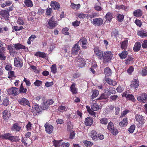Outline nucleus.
Instances as JSON below:
<instances>
[{
    "label": "nucleus",
    "instance_id": "obj_46",
    "mask_svg": "<svg viewBox=\"0 0 147 147\" xmlns=\"http://www.w3.org/2000/svg\"><path fill=\"white\" fill-rule=\"evenodd\" d=\"M126 98L127 100H130L133 102L135 101L134 96L132 94H128L126 97Z\"/></svg>",
    "mask_w": 147,
    "mask_h": 147
},
{
    "label": "nucleus",
    "instance_id": "obj_27",
    "mask_svg": "<svg viewBox=\"0 0 147 147\" xmlns=\"http://www.w3.org/2000/svg\"><path fill=\"white\" fill-rule=\"evenodd\" d=\"M141 45L139 42H136L134 45L133 48V50L135 52H137L139 51L140 49Z\"/></svg>",
    "mask_w": 147,
    "mask_h": 147
},
{
    "label": "nucleus",
    "instance_id": "obj_15",
    "mask_svg": "<svg viewBox=\"0 0 147 147\" xmlns=\"http://www.w3.org/2000/svg\"><path fill=\"white\" fill-rule=\"evenodd\" d=\"M45 130L49 134L52 133L53 129V127L51 125L47 123L45 125Z\"/></svg>",
    "mask_w": 147,
    "mask_h": 147
},
{
    "label": "nucleus",
    "instance_id": "obj_37",
    "mask_svg": "<svg viewBox=\"0 0 147 147\" xmlns=\"http://www.w3.org/2000/svg\"><path fill=\"white\" fill-rule=\"evenodd\" d=\"M104 72L105 75L107 76H111L112 74L111 70L109 67L105 68Z\"/></svg>",
    "mask_w": 147,
    "mask_h": 147
},
{
    "label": "nucleus",
    "instance_id": "obj_12",
    "mask_svg": "<svg viewBox=\"0 0 147 147\" xmlns=\"http://www.w3.org/2000/svg\"><path fill=\"white\" fill-rule=\"evenodd\" d=\"M18 102L20 105L24 106L27 105L30 107V103L29 101L25 98H23L19 99L18 100Z\"/></svg>",
    "mask_w": 147,
    "mask_h": 147
},
{
    "label": "nucleus",
    "instance_id": "obj_48",
    "mask_svg": "<svg viewBox=\"0 0 147 147\" xmlns=\"http://www.w3.org/2000/svg\"><path fill=\"white\" fill-rule=\"evenodd\" d=\"M141 74L143 76H145L147 75V66L145 67L142 69Z\"/></svg>",
    "mask_w": 147,
    "mask_h": 147
},
{
    "label": "nucleus",
    "instance_id": "obj_13",
    "mask_svg": "<svg viewBox=\"0 0 147 147\" xmlns=\"http://www.w3.org/2000/svg\"><path fill=\"white\" fill-rule=\"evenodd\" d=\"M50 5L52 8L55 10L59 9L60 7V4L55 1H51Z\"/></svg>",
    "mask_w": 147,
    "mask_h": 147
},
{
    "label": "nucleus",
    "instance_id": "obj_54",
    "mask_svg": "<svg viewBox=\"0 0 147 147\" xmlns=\"http://www.w3.org/2000/svg\"><path fill=\"white\" fill-rule=\"evenodd\" d=\"M51 71L54 74H55L57 71L56 65V64L53 65L51 67Z\"/></svg>",
    "mask_w": 147,
    "mask_h": 147
},
{
    "label": "nucleus",
    "instance_id": "obj_52",
    "mask_svg": "<svg viewBox=\"0 0 147 147\" xmlns=\"http://www.w3.org/2000/svg\"><path fill=\"white\" fill-rule=\"evenodd\" d=\"M133 59L134 58L131 56H129L128 59L125 60V63L126 64H130V63L132 62Z\"/></svg>",
    "mask_w": 147,
    "mask_h": 147
},
{
    "label": "nucleus",
    "instance_id": "obj_28",
    "mask_svg": "<svg viewBox=\"0 0 147 147\" xmlns=\"http://www.w3.org/2000/svg\"><path fill=\"white\" fill-rule=\"evenodd\" d=\"M34 55L42 58H45L47 57L46 53H45L40 51L36 52L34 54Z\"/></svg>",
    "mask_w": 147,
    "mask_h": 147
},
{
    "label": "nucleus",
    "instance_id": "obj_8",
    "mask_svg": "<svg viewBox=\"0 0 147 147\" xmlns=\"http://www.w3.org/2000/svg\"><path fill=\"white\" fill-rule=\"evenodd\" d=\"M135 117L136 121L140 125H142L144 124L145 120L142 115L137 114L135 115Z\"/></svg>",
    "mask_w": 147,
    "mask_h": 147
},
{
    "label": "nucleus",
    "instance_id": "obj_34",
    "mask_svg": "<svg viewBox=\"0 0 147 147\" xmlns=\"http://www.w3.org/2000/svg\"><path fill=\"white\" fill-rule=\"evenodd\" d=\"M76 84L73 83L70 87V91L73 94H76L77 92V90L76 88Z\"/></svg>",
    "mask_w": 147,
    "mask_h": 147
},
{
    "label": "nucleus",
    "instance_id": "obj_63",
    "mask_svg": "<svg viewBox=\"0 0 147 147\" xmlns=\"http://www.w3.org/2000/svg\"><path fill=\"white\" fill-rule=\"evenodd\" d=\"M118 98V96L117 95H114L110 97V100L111 101H115Z\"/></svg>",
    "mask_w": 147,
    "mask_h": 147
},
{
    "label": "nucleus",
    "instance_id": "obj_18",
    "mask_svg": "<svg viewBox=\"0 0 147 147\" xmlns=\"http://www.w3.org/2000/svg\"><path fill=\"white\" fill-rule=\"evenodd\" d=\"M3 118L5 120H7L11 116V113L7 110H5L3 113Z\"/></svg>",
    "mask_w": 147,
    "mask_h": 147
},
{
    "label": "nucleus",
    "instance_id": "obj_24",
    "mask_svg": "<svg viewBox=\"0 0 147 147\" xmlns=\"http://www.w3.org/2000/svg\"><path fill=\"white\" fill-rule=\"evenodd\" d=\"M128 124L127 118V117H125L123 118L122 121L119 123V125L121 127H123L126 126Z\"/></svg>",
    "mask_w": 147,
    "mask_h": 147
},
{
    "label": "nucleus",
    "instance_id": "obj_10",
    "mask_svg": "<svg viewBox=\"0 0 147 147\" xmlns=\"http://www.w3.org/2000/svg\"><path fill=\"white\" fill-rule=\"evenodd\" d=\"M139 85V83L138 79H134L131 83L130 87L131 89L135 90H137Z\"/></svg>",
    "mask_w": 147,
    "mask_h": 147
},
{
    "label": "nucleus",
    "instance_id": "obj_5",
    "mask_svg": "<svg viewBox=\"0 0 147 147\" xmlns=\"http://www.w3.org/2000/svg\"><path fill=\"white\" fill-rule=\"evenodd\" d=\"M7 92L9 94L13 96H17L19 94L18 88L14 87L8 89Z\"/></svg>",
    "mask_w": 147,
    "mask_h": 147
},
{
    "label": "nucleus",
    "instance_id": "obj_58",
    "mask_svg": "<svg viewBox=\"0 0 147 147\" xmlns=\"http://www.w3.org/2000/svg\"><path fill=\"white\" fill-rule=\"evenodd\" d=\"M52 11V9L51 8H48L46 11V15L49 16H51V14Z\"/></svg>",
    "mask_w": 147,
    "mask_h": 147
},
{
    "label": "nucleus",
    "instance_id": "obj_29",
    "mask_svg": "<svg viewBox=\"0 0 147 147\" xmlns=\"http://www.w3.org/2000/svg\"><path fill=\"white\" fill-rule=\"evenodd\" d=\"M11 134L9 133L1 134L0 135V138L3 139L7 140H9Z\"/></svg>",
    "mask_w": 147,
    "mask_h": 147
},
{
    "label": "nucleus",
    "instance_id": "obj_64",
    "mask_svg": "<svg viewBox=\"0 0 147 147\" xmlns=\"http://www.w3.org/2000/svg\"><path fill=\"white\" fill-rule=\"evenodd\" d=\"M142 46L143 49L147 48V40H145L143 41V43L142 44Z\"/></svg>",
    "mask_w": 147,
    "mask_h": 147
},
{
    "label": "nucleus",
    "instance_id": "obj_17",
    "mask_svg": "<svg viewBox=\"0 0 147 147\" xmlns=\"http://www.w3.org/2000/svg\"><path fill=\"white\" fill-rule=\"evenodd\" d=\"M79 42H80L81 44L82 43V46L83 49H86L87 48V40L86 38L84 37L81 38L79 40Z\"/></svg>",
    "mask_w": 147,
    "mask_h": 147
},
{
    "label": "nucleus",
    "instance_id": "obj_1",
    "mask_svg": "<svg viewBox=\"0 0 147 147\" xmlns=\"http://www.w3.org/2000/svg\"><path fill=\"white\" fill-rule=\"evenodd\" d=\"M7 9V10L5 9L1 10L0 11V15L1 17L3 18V19L6 21H7L9 20V11L13 10V6H10Z\"/></svg>",
    "mask_w": 147,
    "mask_h": 147
},
{
    "label": "nucleus",
    "instance_id": "obj_9",
    "mask_svg": "<svg viewBox=\"0 0 147 147\" xmlns=\"http://www.w3.org/2000/svg\"><path fill=\"white\" fill-rule=\"evenodd\" d=\"M76 60L77 61L78 66L80 67H82L85 66L86 62L84 59L79 57H76Z\"/></svg>",
    "mask_w": 147,
    "mask_h": 147
},
{
    "label": "nucleus",
    "instance_id": "obj_32",
    "mask_svg": "<svg viewBox=\"0 0 147 147\" xmlns=\"http://www.w3.org/2000/svg\"><path fill=\"white\" fill-rule=\"evenodd\" d=\"M20 140L18 136H12L11 134L9 140L12 142H18Z\"/></svg>",
    "mask_w": 147,
    "mask_h": 147
},
{
    "label": "nucleus",
    "instance_id": "obj_35",
    "mask_svg": "<svg viewBox=\"0 0 147 147\" xmlns=\"http://www.w3.org/2000/svg\"><path fill=\"white\" fill-rule=\"evenodd\" d=\"M34 113L36 115H39L40 113L41 112V109L39 108V106L38 105H35L34 106Z\"/></svg>",
    "mask_w": 147,
    "mask_h": 147
},
{
    "label": "nucleus",
    "instance_id": "obj_30",
    "mask_svg": "<svg viewBox=\"0 0 147 147\" xmlns=\"http://www.w3.org/2000/svg\"><path fill=\"white\" fill-rule=\"evenodd\" d=\"M142 11L140 9H138L133 12V15L136 17H140L142 15Z\"/></svg>",
    "mask_w": 147,
    "mask_h": 147
},
{
    "label": "nucleus",
    "instance_id": "obj_25",
    "mask_svg": "<svg viewBox=\"0 0 147 147\" xmlns=\"http://www.w3.org/2000/svg\"><path fill=\"white\" fill-rule=\"evenodd\" d=\"M105 80L107 83L110 85L115 86L117 84V82L115 80L110 79L109 78H107Z\"/></svg>",
    "mask_w": 147,
    "mask_h": 147
},
{
    "label": "nucleus",
    "instance_id": "obj_59",
    "mask_svg": "<svg viewBox=\"0 0 147 147\" xmlns=\"http://www.w3.org/2000/svg\"><path fill=\"white\" fill-rule=\"evenodd\" d=\"M69 29L67 28H65L63 29L62 30V32L63 34L66 35H69V33L68 32Z\"/></svg>",
    "mask_w": 147,
    "mask_h": 147
},
{
    "label": "nucleus",
    "instance_id": "obj_21",
    "mask_svg": "<svg viewBox=\"0 0 147 147\" xmlns=\"http://www.w3.org/2000/svg\"><path fill=\"white\" fill-rule=\"evenodd\" d=\"M93 120L91 117H87L86 118L84 122L85 125L87 126H90L92 124Z\"/></svg>",
    "mask_w": 147,
    "mask_h": 147
},
{
    "label": "nucleus",
    "instance_id": "obj_55",
    "mask_svg": "<svg viewBox=\"0 0 147 147\" xmlns=\"http://www.w3.org/2000/svg\"><path fill=\"white\" fill-rule=\"evenodd\" d=\"M119 34V32L118 31L116 30V29H115L113 31L111 32V36H115L116 38L117 37V36H118Z\"/></svg>",
    "mask_w": 147,
    "mask_h": 147
},
{
    "label": "nucleus",
    "instance_id": "obj_62",
    "mask_svg": "<svg viewBox=\"0 0 147 147\" xmlns=\"http://www.w3.org/2000/svg\"><path fill=\"white\" fill-rule=\"evenodd\" d=\"M23 81L25 82L27 87H29L31 83L28 79L24 78V79Z\"/></svg>",
    "mask_w": 147,
    "mask_h": 147
},
{
    "label": "nucleus",
    "instance_id": "obj_6",
    "mask_svg": "<svg viewBox=\"0 0 147 147\" xmlns=\"http://www.w3.org/2000/svg\"><path fill=\"white\" fill-rule=\"evenodd\" d=\"M57 21L55 20L53 17H52L49 20L47 27L50 29L54 28L57 25Z\"/></svg>",
    "mask_w": 147,
    "mask_h": 147
},
{
    "label": "nucleus",
    "instance_id": "obj_33",
    "mask_svg": "<svg viewBox=\"0 0 147 147\" xmlns=\"http://www.w3.org/2000/svg\"><path fill=\"white\" fill-rule=\"evenodd\" d=\"M105 18L107 21L110 22L113 18V13L110 12H108L105 16Z\"/></svg>",
    "mask_w": 147,
    "mask_h": 147
},
{
    "label": "nucleus",
    "instance_id": "obj_22",
    "mask_svg": "<svg viewBox=\"0 0 147 147\" xmlns=\"http://www.w3.org/2000/svg\"><path fill=\"white\" fill-rule=\"evenodd\" d=\"M21 127L20 126H19V124L18 123H15L11 127V130L16 132L19 131Z\"/></svg>",
    "mask_w": 147,
    "mask_h": 147
},
{
    "label": "nucleus",
    "instance_id": "obj_47",
    "mask_svg": "<svg viewBox=\"0 0 147 147\" xmlns=\"http://www.w3.org/2000/svg\"><path fill=\"white\" fill-rule=\"evenodd\" d=\"M99 108V105L96 103H94L92 105L91 109L93 111H96Z\"/></svg>",
    "mask_w": 147,
    "mask_h": 147
},
{
    "label": "nucleus",
    "instance_id": "obj_23",
    "mask_svg": "<svg viewBox=\"0 0 147 147\" xmlns=\"http://www.w3.org/2000/svg\"><path fill=\"white\" fill-rule=\"evenodd\" d=\"M98 134L96 131L92 130L91 131L90 136L92 140H98Z\"/></svg>",
    "mask_w": 147,
    "mask_h": 147
},
{
    "label": "nucleus",
    "instance_id": "obj_11",
    "mask_svg": "<svg viewBox=\"0 0 147 147\" xmlns=\"http://www.w3.org/2000/svg\"><path fill=\"white\" fill-rule=\"evenodd\" d=\"M103 22V20L102 18H97L93 19L92 23L95 26H99L102 24Z\"/></svg>",
    "mask_w": 147,
    "mask_h": 147
},
{
    "label": "nucleus",
    "instance_id": "obj_16",
    "mask_svg": "<svg viewBox=\"0 0 147 147\" xmlns=\"http://www.w3.org/2000/svg\"><path fill=\"white\" fill-rule=\"evenodd\" d=\"M14 65L17 67H21L23 66V62L21 59L19 57L14 58Z\"/></svg>",
    "mask_w": 147,
    "mask_h": 147
},
{
    "label": "nucleus",
    "instance_id": "obj_3",
    "mask_svg": "<svg viewBox=\"0 0 147 147\" xmlns=\"http://www.w3.org/2000/svg\"><path fill=\"white\" fill-rule=\"evenodd\" d=\"M107 129L113 135L116 136L118 133V131L114 127L113 123L111 121H110L108 124Z\"/></svg>",
    "mask_w": 147,
    "mask_h": 147
},
{
    "label": "nucleus",
    "instance_id": "obj_7",
    "mask_svg": "<svg viewBox=\"0 0 147 147\" xmlns=\"http://www.w3.org/2000/svg\"><path fill=\"white\" fill-rule=\"evenodd\" d=\"M105 93L107 96L110 95L111 94H114L116 93V89L113 87H109L104 89Z\"/></svg>",
    "mask_w": 147,
    "mask_h": 147
},
{
    "label": "nucleus",
    "instance_id": "obj_26",
    "mask_svg": "<svg viewBox=\"0 0 147 147\" xmlns=\"http://www.w3.org/2000/svg\"><path fill=\"white\" fill-rule=\"evenodd\" d=\"M14 47L16 50H20L21 49H25L26 47L24 45H23L21 44L18 43L15 44H13Z\"/></svg>",
    "mask_w": 147,
    "mask_h": 147
},
{
    "label": "nucleus",
    "instance_id": "obj_36",
    "mask_svg": "<svg viewBox=\"0 0 147 147\" xmlns=\"http://www.w3.org/2000/svg\"><path fill=\"white\" fill-rule=\"evenodd\" d=\"M27 91V89L24 88L23 86V83L21 84L20 86L19 90V93H26Z\"/></svg>",
    "mask_w": 147,
    "mask_h": 147
},
{
    "label": "nucleus",
    "instance_id": "obj_20",
    "mask_svg": "<svg viewBox=\"0 0 147 147\" xmlns=\"http://www.w3.org/2000/svg\"><path fill=\"white\" fill-rule=\"evenodd\" d=\"M80 49V47L77 44L74 45L72 49V51L73 54L74 55H77Z\"/></svg>",
    "mask_w": 147,
    "mask_h": 147
},
{
    "label": "nucleus",
    "instance_id": "obj_56",
    "mask_svg": "<svg viewBox=\"0 0 147 147\" xmlns=\"http://www.w3.org/2000/svg\"><path fill=\"white\" fill-rule=\"evenodd\" d=\"M135 129V125H131L128 129V131L129 132L131 133H133Z\"/></svg>",
    "mask_w": 147,
    "mask_h": 147
},
{
    "label": "nucleus",
    "instance_id": "obj_61",
    "mask_svg": "<svg viewBox=\"0 0 147 147\" xmlns=\"http://www.w3.org/2000/svg\"><path fill=\"white\" fill-rule=\"evenodd\" d=\"M135 23L137 26L139 27L141 26L142 25V22L140 20L136 19L135 21Z\"/></svg>",
    "mask_w": 147,
    "mask_h": 147
},
{
    "label": "nucleus",
    "instance_id": "obj_53",
    "mask_svg": "<svg viewBox=\"0 0 147 147\" xmlns=\"http://www.w3.org/2000/svg\"><path fill=\"white\" fill-rule=\"evenodd\" d=\"M12 28L13 30H14L15 31L20 30H22L24 28L22 26L18 27L17 26H13Z\"/></svg>",
    "mask_w": 147,
    "mask_h": 147
},
{
    "label": "nucleus",
    "instance_id": "obj_41",
    "mask_svg": "<svg viewBox=\"0 0 147 147\" xmlns=\"http://www.w3.org/2000/svg\"><path fill=\"white\" fill-rule=\"evenodd\" d=\"M67 131H71L73 127V126L71 121H69L67 123Z\"/></svg>",
    "mask_w": 147,
    "mask_h": 147
},
{
    "label": "nucleus",
    "instance_id": "obj_40",
    "mask_svg": "<svg viewBox=\"0 0 147 147\" xmlns=\"http://www.w3.org/2000/svg\"><path fill=\"white\" fill-rule=\"evenodd\" d=\"M24 3L25 5L28 7H32L33 6V3L31 0H25Z\"/></svg>",
    "mask_w": 147,
    "mask_h": 147
},
{
    "label": "nucleus",
    "instance_id": "obj_42",
    "mask_svg": "<svg viewBox=\"0 0 147 147\" xmlns=\"http://www.w3.org/2000/svg\"><path fill=\"white\" fill-rule=\"evenodd\" d=\"M83 142L85 146L86 147H91L93 144V143L92 142L88 141L87 140L84 141Z\"/></svg>",
    "mask_w": 147,
    "mask_h": 147
},
{
    "label": "nucleus",
    "instance_id": "obj_14",
    "mask_svg": "<svg viewBox=\"0 0 147 147\" xmlns=\"http://www.w3.org/2000/svg\"><path fill=\"white\" fill-rule=\"evenodd\" d=\"M138 100L141 102L143 103L147 102V94L144 93L141 96H138L137 97Z\"/></svg>",
    "mask_w": 147,
    "mask_h": 147
},
{
    "label": "nucleus",
    "instance_id": "obj_39",
    "mask_svg": "<svg viewBox=\"0 0 147 147\" xmlns=\"http://www.w3.org/2000/svg\"><path fill=\"white\" fill-rule=\"evenodd\" d=\"M99 123L102 125H106L108 123V119L107 118H103L99 119Z\"/></svg>",
    "mask_w": 147,
    "mask_h": 147
},
{
    "label": "nucleus",
    "instance_id": "obj_31",
    "mask_svg": "<svg viewBox=\"0 0 147 147\" xmlns=\"http://www.w3.org/2000/svg\"><path fill=\"white\" fill-rule=\"evenodd\" d=\"M128 52L127 51H123L121 53L119 54V55L121 59H125L127 56Z\"/></svg>",
    "mask_w": 147,
    "mask_h": 147
},
{
    "label": "nucleus",
    "instance_id": "obj_19",
    "mask_svg": "<svg viewBox=\"0 0 147 147\" xmlns=\"http://www.w3.org/2000/svg\"><path fill=\"white\" fill-rule=\"evenodd\" d=\"M96 2L94 5V9L95 10L97 11H100L102 10V8L101 7V3L99 0H96Z\"/></svg>",
    "mask_w": 147,
    "mask_h": 147
},
{
    "label": "nucleus",
    "instance_id": "obj_44",
    "mask_svg": "<svg viewBox=\"0 0 147 147\" xmlns=\"http://www.w3.org/2000/svg\"><path fill=\"white\" fill-rule=\"evenodd\" d=\"M92 94L91 97L92 98H94L97 96L99 94V91L97 90H92Z\"/></svg>",
    "mask_w": 147,
    "mask_h": 147
},
{
    "label": "nucleus",
    "instance_id": "obj_2",
    "mask_svg": "<svg viewBox=\"0 0 147 147\" xmlns=\"http://www.w3.org/2000/svg\"><path fill=\"white\" fill-rule=\"evenodd\" d=\"M113 57L112 52L111 51H106L104 52V55L102 59L103 62L105 63H107L110 61Z\"/></svg>",
    "mask_w": 147,
    "mask_h": 147
},
{
    "label": "nucleus",
    "instance_id": "obj_51",
    "mask_svg": "<svg viewBox=\"0 0 147 147\" xmlns=\"http://www.w3.org/2000/svg\"><path fill=\"white\" fill-rule=\"evenodd\" d=\"M138 35L142 37H147V32H144L142 31H140L138 32Z\"/></svg>",
    "mask_w": 147,
    "mask_h": 147
},
{
    "label": "nucleus",
    "instance_id": "obj_57",
    "mask_svg": "<svg viewBox=\"0 0 147 147\" xmlns=\"http://www.w3.org/2000/svg\"><path fill=\"white\" fill-rule=\"evenodd\" d=\"M17 24L20 25H23L24 24V20L22 18L19 17L17 21Z\"/></svg>",
    "mask_w": 147,
    "mask_h": 147
},
{
    "label": "nucleus",
    "instance_id": "obj_49",
    "mask_svg": "<svg viewBox=\"0 0 147 147\" xmlns=\"http://www.w3.org/2000/svg\"><path fill=\"white\" fill-rule=\"evenodd\" d=\"M3 105L5 106H7L9 104V101L7 97L5 98L3 100Z\"/></svg>",
    "mask_w": 147,
    "mask_h": 147
},
{
    "label": "nucleus",
    "instance_id": "obj_60",
    "mask_svg": "<svg viewBox=\"0 0 147 147\" xmlns=\"http://www.w3.org/2000/svg\"><path fill=\"white\" fill-rule=\"evenodd\" d=\"M67 107L61 105L58 107L59 110L60 111H67Z\"/></svg>",
    "mask_w": 147,
    "mask_h": 147
},
{
    "label": "nucleus",
    "instance_id": "obj_43",
    "mask_svg": "<svg viewBox=\"0 0 147 147\" xmlns=\"http://www.w3.org/2000/svg\"><path fill=\"white\" fill-rule=\"evenodd\" d=\"M128 42L127 41H124L121 43V47L123 50H126L127 47Z\"/></svg>",
    "mask_w": 147,
    "mask_h": 147
},
{
    "label": "nucleus",
    "instance_id": "obj_45",
    "mask_svg": "<svg viewBox=\"0 0 147 147\" xmlns=\"http://www.w3.org/2000/svg\"><path fill=\"white\" fill-rule=\"evenodd\" d=\"M117 17L118 21L119 22H122L124 17V15L119 13L117 14Z\"/></svg>",
    "mask_w": 147,
    "mask_h": 147
},
{
    "label": "nucleus",
    "instance_id": "obj_38",
    "mask_svg": "<svg viewBox=\"0 0 147 147\" xmlns=\"http://www.w3.org/2000/svg\"><path fill=\"white\" fill-rule=\"evenodd\" d=\"M12 3V1L7 0L5 1V3L1 4V6L2 8H4L5 7L10 6Z\"/></svg>",
    "mask_w": 147,
    "mask_h": 147
},
{
    "label": "nucleus",
    "instance_id": "obj_4",
    "mask_svg": "<svg viewBox=\"0 0 147 147\" xmlns=\"http://www.w3.org/2000/svg\"><path fill=\"white\" fill-rule=\"evenodd\" d=\"M94 51L95 55L100 59L102 60L104 55L103 51L100 50L99 48L97 47L94 48Z\"/></svg>",
    "mask_w": 147,
    "mask_h": 147
},
{
    "label": "nucleus",
    "instance_id": "obj_50",
    "mask_svg": "<svg viewBox=\"0 0 147 147\" xmlns=\"http://www.w3.org/2000/svg\"><path fill=\"white\" fill-rule=\"evenodd\" d=\"M35 86L39 87L41 86L42 84V81L38 80H36L35 82L34 83Z\"/></svg>",
    "mask_w": 147,
    "mask_h": 147
}]
</instances>
